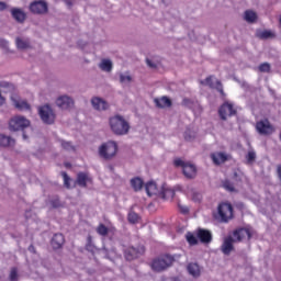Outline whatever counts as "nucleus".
I'll return each instance as SVG.
<instances>
[{"label":"nucleus","mask_w":281,"mask_h":281,"mask_svg":"<svg viewBox=\"0 0 281 281\" xmlns=\"http://www.w3.org/2000/svg\"><path fill=\"white\" fill-rule=\"evenodd\" d=\"M110 128L114 135L124 136L128 135L131 131V123L120 114L111 116L109 120Z\"/></svg>","instance_id":"f257e3e1"},{"label":"nucleus","mask_w":281,"mask_h":281,"mask_svg":"<svg viewBox=\"0 0 281 281\" xmlns=\"http://www.w3.org/2000/svg\"><path fill=\"white\" fill-rule=\"evenodd\" d=\"M172 262H175V257L170 255H164L161 257H158L151 261V269L156 272L166 271L169 267H172Z\"/></svg>","instance_id":"f03ea898"},{"label":"nucleus","mask_w":281,"mask_h":281,"mask_svg":"<svg viewBox=\"0 0 281 281\" xmlns=\"http://www.w3.org/2000/svg\"><path fill=\"white\" fill-rule=\"evenodd\" d=\"M117 155V143L115 140H109L99 146V156L102 159H113Z\"/></svg>","instance_id":"7ed1b4c3"},{"label":"nucleus","mask_w":281,"mask_h":281,"mask_svg":"<svg viewBox=\"0 0 281 281\" xmlns=\"http://www.w3.org/2000/svg\"><path fill=\"white\" fill-rule=\"evenodd\" d=\"M173 164L176 168H182V172L187 179H194L196 177V166L186 162L181 158H176Z\"/></svg>","instance_id":"20e7f679"},{"label":"nucleus","mask_w":281,"mask_h":281,"mask_svg":"<svg viewBox=\"0 0 281 281\" xmlns=\"http://www.w3.org/2000/svg\"><path fill=\"white\" fill-rule=\"evenodd\" d=\"M217 214L222 223H228L234 218V207L229 203H222L218 205Z\"/></svg>","instance_id":"39448f33"},{"label":"nucleus","mask_w":281,"mask_h":281,"mask_svg":"<svg viewBox=\"0 0 281 281\" xmlns=\"http://www.w3.org/2000/svg\"><path fill=\"white\" fill-rule=\"evenodd\" d=\"M27 126H30V120L25 116H14L9 122V130L13 132L23 131Z\"/></svg>","instance_id":"423d86ee"},{"label":"nucleus","mask_w":281,"mask_h":281,"mask_svg":"<svg viewBox=\"0 0 281 281\" xmlns=\"http://www.w3.org/2000/svg\"><path fill=\"white\" fill-rule=\"evenodd\" d=\"M38 113L41 116V120L44 122V124H54L56 120V114L54 113V110L49 105H44L38 109Z\"/></svg>","instance_id":"0eeeda50"},{"label":"nucleus","mask_w":281,"mask_h":281,"mask_svg":"<svg viewBox=\"0 0 281 281\" xmlns=\"http://www.w3.org/2000/svg\"><path fill=\"white\" fill-rule=\"evenodd\" d=\"M55 103H56V106H58V109H61V111H69L74 109L75 101H74V98L67 94H63L56 99Z\"/></svg>","instance_id":"6e6552de"},{"label":"nucleus","mask_w":281,"mask_h":281,"mask_svg":"<svg viewBox=\"0 0 281 281\" xmlns=\"http://www.w3.org/2000/svg\"><path fill=\"white\" fill-rule=\"evenodd\" d=\"M256 131L259 135H271L273 134V125L269 122V120H261L256 124Z\"/></svg>","instance_id":"1a4fd4ad"},{"label":"nucleus","mask_w":281,"mask_h":281,"mask_svg":"<svg viewBox=\"0 0 281 281\" xmlns=\"http://www.w3.org/2000/svg\"><path fill=\"white\" fill-rule=\"evenodd\" d=\"M250 238L251 231L249 228H239L233 233V239L235 243H240V240H249Z\"/></svg>","instance_id":"9d476101"},{"label":"nucleus","mask_w":281,"mask_h":281,"mask_svg":"<svg viewBox=\"0 0 281 281\" xmlns=\"http://www.w3.org/2000/svg\"><path fill=\"white\" fill-rule=\"evenodd\" d=\"M202 83L206 87H210L211 89H216V91H218L221 95L225 97V91H223V83H221L218 79L209 77L204 81H202Z\"/></svg>","instance_id":"9b49d317"},{"label":"nucleus","mask_w":281,"mask_h":281,"mask_svg":"<svg viewBox=\"0 0 281 281\" xmlns=\"http://www.w3.org/2000/svg\"><path fill=\"white\" fill-rule=\"evenodd\" d=\"M30 10L33 14H45L47 13V2L43 0L32 2Z\"/></svg>","instance_id":"f8f14e48"},{"label":"nucleus","mask_w":281,"mask_h":281,"mask_svg":"<svg viewBox=\"0 0 281 281\" xmlns=\"http://www.w3.org/2000/svg\"><path fill=\"white\" fill-rule=\"evenodd\" d=\"M235 113L236 110H234V105L231 103H224L218 110L221 120H227V117H232Z\"/></svg>","instance_id":"ddd939ff"},{"label":"nucleus","mask_w":281,"mask_h":281,"mask_svg":"<svg viewBox=\"0 0 281 281\" xmlns=\"http://www.w3.org/2000/svg\"><path fill=\"white\" fill-rule=\"evenodd\" d=\"M235 243L236 241L234 240V237H232V236L224 238L223 244L221 246L222 254H224V256H229V254H232V251H234Z\"/></svg>","instance_id":"4468645a"},{"label":"nucleus","mask_w":281,"mask_h":281,"mask_svg":"<svg viewBox=\"0 0 281 281\" xmlns=\"http://www.w3.org/2000/svg\"><path fill=\"white\" fill-rule=\"evenodd\" d=\"M144 254V247L135 248V247H128L124 250V256L126 260H135V258H138Z\"/></svg>","instance_id":"2eb2a0df"},{"label":"nucleus","mask_w":281,"mask_h":281,"mask_svg":"<svg viewBox=\"0 0 281 281\" xmlns=\"http://www.w3.org/2000/svg\"><path fill=\"white\" fill-rule=\"evenodd\" d=\"M91 104L95 111H108L109 102L100 97H94L91 99Z\"/></svg>","instance_id":"dca6fc26"},{"label":"nucleus","mask_w":281,"mask_h":281,"mask_svg":"<svg viewBox=\"0 0 281 281\" xmlns=\"http://www.w3.org/2000/svg\"><path fill=\"white\" fill-rule=\"evenodd\" d=\"M11 100L13 106H15V109H18L19 111H32V105H30V103H27L25 100L14 97H12Z\"/></svg>","instance_id":"f3484780"},{"label":"nucleus","mask_w":281,"mask_h":281,"mask_svg":"<svg viewBox=\"0 0 281 281\" xmlns=\"http://www.w3.org/2000/svg\"><path fill=\"white\" fill-rule=\"evenodd\" d=\"M11 15L13 16L14 21H16L18 23H24L25 19H27L25 11L19 8H12Z\"/></svg>","instance_id":"a211bd4d"},{"label":"nucleus","mask_w":281,"mask_h":281,"mask_svg":"<svg viewBox=\"0 0 281 281\" xmlns=\"http://www.w3.org/2000/svg\"><path fill=\"white\" fill-rule=\"evenodd\" d=\"M196 236L201 240V243H204V244L212 243V233L207 229H203V228L198 229Z\"/></svg>","instance_id":"6ab92c4d"},{"label":"nucleus","mask_w":281,"mask_h":281,"mask_svg":"<svg viewBox=\"0 0 281 281\" xmlns=\"http://www.w3.org/2000/svg\"><path fill=\"white\" fill-rule=\"evenodd\" d=\"M65 245V236L60 233H57L52 238V247L54 249H60Z\"/></svg>","instance_id":"aec40b11"},{"label":"nucleus","mask_w":281,"mask_h":281,"mask_svg":"<svg viewBox=\"0 0 281 281\" xmlns=\"http://www.w3.org/2000/svg\"><path fill=\"white\" fill-rule=\"evenodd\" d=\"M211 159L215 166H221L227 161V154L225 153H214L211 155Z\"/></svg>","instance_id":"412c9836"},{"label":"nucleus","mask_w":281,"mask_h":281,"mask_svg":"<svg viewBox=\"0 0 281 281\" xmlns=\"http://www.w3.org/2000/svg\"><path fill=\"white\" fill-rule=\"evenodd\" d=\"M119 82L122 85V87H128L131 86V82H133V77L128 72H120Z\"/></svg>","instance_id":"4be33fe9"},{"label":"nucleus","mask_w":281,"mask_h":281,"mask_svg":"<svg viewBox=\"0 0 281 281\" xmlns=\"http://www.w3.org/2000/svg\"><path fill=\"white\" fill-rule=\"evenodd\" d=\"M99 69L106 74H111L113 71V61L111 59H102L99 64Z\"/></svg>","instance_id":"5701e85b"},{"label":"nucleus","mask_w":281,"mask_h":281,"mask_svg":"<svg viewBox=\"0 0 281 281\" xmlns=\"http://www.w3.org/2000/svg\"><path fill=\"white\" fill-rule=\"evenodd\" d=\"M154 102H155L156 106H158V109H168V106H172V101H170V99H168V97L155 99Z\"/></svg>","instance_id":"b1692460"},{"label":"nucleus","mask_w":281,"mask_h":281,"mask_svg":"<svg viewBox=\"0 0 281 281\" xmlns=\"http://www.w3.org/2000/svg\"><path fill=\"white\" fill-rule=\"evenodd\" d=\"M131 187L133 188L134 192H139L142 188H144V180L142 178H133L131 180Z\"/></svg>","instance_id":"393cba45"},{"label":"nucleus","mask_w":281,"mask_h":281,"mask_svg":"<svg viewBox=\"0 0 281 281\" xmlns=\"http://www.w3.org/2000/svg\"><path fill=\"white\" fill-rule=\"evenodd\" d=\"M14 143H15L14 138L0 134V146L2 147L14 146Z\"/></svg>","instance_id":"a878e982"},{"label":"nucleus","mask_w":281,"mask_h":281,"mask_svg":"<svg viewBox=\"0 0 281 281\" xmlns=\"http://www.w3.org/2000/svg\"><path fill=\"white\" fill-rule=\"evenodd\" d=\"M257 36L262 41H267L268 38H276V33L269 30H265V31L257 32Z\"/></svg>","instance_id":"bb28decb"},{"label":"nucleus","mask_w":281,"mask_h":281,"mask_svg":"<svg viewBox=\"0 0 281 281\" xmlns=\"http://www.w3.org/2000/svg\"><path fill=\"white\" fill-rule=\"evenodd\" d=\"M188 271H189L190 276H193V278H199V276H201V269L199 268V265H196V263H189Z\"/></svg>","instance_id":"cd10ccee"},{"label":"nucleus","mask_w":281,"mask_h":281,"mask_svg":"<svg viewBox=\"0 0 281 281\" xmlns=\"http://www.w3.org/2000/svg\"><path fill=\"white\" fill-rule=\"evenodd\" d=\"M145 190L148 196H153V194H157V183L154 181L147 182L145 184Z\"/></svg>","instance_id":"c85d7f7f"},{"label":"nucleus","mask_w":281,"mask_h":281,"mask_svg":"<svg viewBox=\"0 0 281 281\" xmlns=\"http://www.w3.org/2000/svg\"><path fill=\"white\" fill-rule=\"evenodd\" d=\"M15 45H16L18 49H27V48H30V40H27V38L23 40L21 37H16Z\"/></svg>","instance_id":"c756f323"},{"label":"nucleus","mask_w":281,"mask_h":281,"mask_svg":"<svg viewBox=\"0 0 281 281\" xmlns=\"http://www.w3.org/2000/svg\"><path fill=\"white\" fill-rule=\"evenodd\" d=\"M87 181H89V177L87 176V173L78 175V177H77L78 186H80L81 188H87Z\"/></svg>","instance_id":"7c9ffc66"},{"label":"nucleus","mask_w":281,"mask_h":281,"mask_svg":"<svg viewBox=\"0 0 281 281\" xmlns=\"http://www.w3.org/2000/svg\"><path fill=\"white\" fill-rule=\"evenodd\" d=\"M256 19H258V15L256 14V12H254V11L245 12V21H247V23H254V21H256Z\"/></svg>","instance_id":"2f4dec72"},{"label":"nucleus","mask_w":281,"mask_h":281,"mask_svg":"<svg viewBox=\"0 0 281 281\" xmlns=\"http://www.w3.org/2000/svg\"><path fill=\"white\" fill-rule=\"evenodd\" d=\"M59 142L64 150H68V153H74L76 150V147L72 146L71 142H67V140H59Z\"/></svg>","instance_id":"473e14b6"},{"label":"nucleus","mask_w":281,"mask_h":281,"mask_svg":"<svg viewBox=\"0 0 281 281\" xmlns=\"http://www.w3.org/2000/svg\"><path fill=\"white\" fill-rule=\"evenodd\" d=\"M127 221L132 224L139 222V215L133 211H131L127 215Z\"/></svg>","instance_id":"72a5a7b5"},{"label":"nucleus","mask_w":281,"mask_h":281,"mask_svg":"<svg viewBox=\"0 0 281 281\" xmlns=\"http://www.w3.org/2000/svg\"><path fill=\"white\" fill-rule=\"evenodd\" d=\"M97 234H99V236H106L109 234V227H106L104 224H100L97 227Z\"/></svg>","instance_id":"f704fd0d"},{"label":"nucleus","mask_w":281,"mask_h":281,"mask_svg":"<svg viewBox=\"0 0 281 281\" xmlns=\"http://www.w3.org/2000/svg\"><path fill=\"white\" fill-rule=\"evenodd\" d=\"M186 239L189 243V245H198L199 244V239H196V237L192 233H187Z\"/></svg>","instance_id":"c9c22d12"},{"label":"nucleus","mask_w":281,"mask_h":281,"mask_svg":"<svg viewBox=\"0 0 281 281\" xmlns=\"http://www.w3.org/2000/svg\"><path fill=\"white\" fill-rule=\"evenodd\" d=\"M9 278L12 281L19 280V270H16V268H12L10 271Z\"/></svg>","instance_id":"e433bc0d"},{"label":"nucleus","mask_w":281,"mask_h":281,"mask_svg":"<svg viewBox=\"0 0 281 281\" xmlns=\"http://www.w3.org/2000/svg\"><path fill=\"white\" fill-rule=\"evenodd\" d=\"M270 70H271V65H269V63H263L259 66V71L263 74H268V71Z\"/></svg>","instance_id":"4c0bfd02"},{"label":"nucleus","mask_w":281,"mask_h":281,"mask_svg":"<svg viewBox=\"0 0 281 281\" xmlns=\"http://www.w3.org/2000/svg\"><path fill=\"white\" fill-rule=\"evenodd\" d=\"M246 159L248 164H254V161H256V151L254 150L248 151Z\"/></svg>","instance_id":"58836bf2"},{"label":"nucleus","mask_w":281,"mask_h":281,"mask_svg":"<svg viewBox=\"0 0 281 281\" xmlns=\"http://www.w3.org/2000/svg\"><path fill=\"white\" fill-rule=\"evenodd\" d=\"M223 188H225V190H227L228 192H234V183H232L231 181H225L223 183Z\"/></svg>","instance_id":"ea45409f"},{"label":"nucleus","mask_w":281,"mask_h":281,"mask_svg":"<svg viewBox=\"0 0 281 281\" xmlns=\"http://www.w3.org/2000/svg\"><path fill=\"white\" fill-rule=\"evenodd\" d=\"M182 104L184 106H188V109H193L194 108V102L190 99H183Z\"/></svg>","instance_id":"a19ab883"},{"label":"nucleus","mask_w":281,"mask_h":281,"mask_svg":"<svg viewBox=\"0 0 281 281\" xmlns=\"http://www.w3.org/2000/svg\"><path fill=\"white\" fill-rule=\"evenodd\" d=\"M61 177L64 179V184L66 186V188H69V181L71 180L69 178V176L67 175V172H61Z\"/></svg>","instance_id":"79ce46f5"},{"label":"nucleus","mask_w":281,"mask_h":281,"mask_svg":"<svg viewBox=\"0 0 281 281\" xmlns=\"http://www.w3.org/2000/svg\"><path fill=\"white\" fill-rule=\"evenodd\" d=\"M178 207H179L181 214H188V212H190V209H188V206H186V205L179 204Z\"/></svg>","instance_id":"37998d69"},{"label":"nucleus","mask_w":281,"mask_h":281,"mask_svg":"<svg viewBox=\"0 0 281 281\" xmlns=\"http://www.w3.org/2000/svg\"><path fill=\"white\" fill-rule=\"evenodd\" d=\"M52 207H60V200L55 199L50 201Z\"/></svg>","instance_id":"c03bdc74"},{"label":"nucleus","mask_w":281,"mask_h":281,"mask_svg":"<svg viewBox=\"0 0 281 281\" xmlns=\"http://www.w3.org/2000/svg\"><path fill=\"white\" fill-rule=\"evenodd\" d=\"M4 10H8V3L0 1V12H3Z\"/></svg>","instance_id":"a18cd8bd"},{"label":"nucleus","mask_w":281,"mask_h":281,"mask_svg":"<svg viewBox=\"0 0 281 281\" xmlns=\"http://www.w3.org/2000/svg\"><path fill=\"white\" fill-rule=\"evenodd\" d=\"M184 138L190 142L192 139H194V134H188V132L184 133Z\"/></svg>","instance_id":"49530a36"},{"label":"nucleus","mask_w":281,"mask_h":281,"mask_svg":"<svg viewBox=\"0 0 281 281\" xmlns=\"http://www.w3.org/2000/svg\"><path fill=\"white\" fill-rule=\"evenodd\" d=\"M146 63H147L148 67H151V68L156 67V65L153 64V61H150V59H147Z\"/></svg>","instance_id":"de8ad7c7"},{"label":"nucleus","mask_w":281,"mask_h":281,"mask_svg":"<svg viewBox=\"0 0 281 281\" xmlns=\"http://www.w3.org/2000/svg\"><path fill=\"white\" fill-rule=\"evenodd\" d=\"M5 102V99L0 93V106Z\"/></svg>","instance_id":"09e8293b"},{"label":"nucleus","mask_w":281,"mask_h":281,"mask_svg":"<svg viewBox=\"0 0 281 281\" xmlns=\"http://www.w3.org/2000/svg\"><path fill=\"white\" fill-rule=\"evenodd\" d=\"M0 43H2V45H4V47H7V45H8V41H5V40H1Z\"/></svg>","instance_id":"8fccbe9b"},{"label":"nucleus","mask_w":281,"mask_h":281,"mask_svg":"<svg viewBox=\"0 0 281 281\" xmlns=\"http://www.w3.org/2000/svg\"><path fill=\"white\" fill-rule=\"evenodd\" d=\"M29 251H34V246H30Z\"/></svg>","instance_id":"3c124183"},{"label":"nucleus","mask_w":281,"mask_h":281,"mask_svg":"<svg viewBox=\"0 0 281 281\" xmlns=\"http://www.w3.org/2000/svg\"><path fill=\"white\" fill-rule=\"evenodd\" d=\"M88 240H91V237H88Z\"/></svg>","instance_id":"603ef678"}]
</instances>
